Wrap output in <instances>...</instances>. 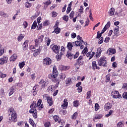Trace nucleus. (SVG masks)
I'll list each match as a JSON object with an SVG mask.
<instances>
[{
    "instance_id": "nucleus-51",
    "label": "nucleus",
    "mask_w": 127,
    "mask_h": 127,
    "mask_svg": "<svg viewBox=\"0 0 127 127\" xmlns=\"http://www.w3.org/2000/svg\"><path fill=\"white\" fill-rule=\"evenodd\" d=\"M28 25L27 21H24L23 23V28H26L27 26Z\"/></svg>"
},
{
    "instance_id": "nucleus-62",
    "label": "nucleus",
    "mask_w": 127,
    "mask_h": 127,
    "mask_svg": "<svg viewBox=\"0 0 127 127\" xmlns=\"http://www.w3.org/2000/svg\"><path fill=\"white\" fill-rule=\"evenodd\" d=\"M4 53V51L3 50V48L0 49V56H1Z\"/></svg>"
},
{
    "instance_id": "nucleus-38",
    "label": "nucleus",
    "mask_w": 127,
    "mask_h": 127,
    "mask_svg": "<svg viewBox=\"0 0 127 127\" xmlns=\"http://www.w3.org/2000/svg\"><path fill=\"white\" fill-rule=\"evenodd\" d=\"M119 26H116L115 28V29L114 30V32L115 34L117 35L119 33Z\"/></svg>"
},
{
    "instance_id": "nucleus-2",
    "label": "nucleus",
    "mask_w": 127,
    "mask_h": 127,
    "mask_svg": "<svg viewBox=\"0 0 127 127\" xmlns=\"http://www.w3.org/2000/svg\"><path fill=\"white\" fill-rule=\"evenodd\" d=\"M58 74H59L58 70H57L56 66H55L53 69V74L50 73L48 75V78L52 80L53 82H54V83L58 82L55 85L56 88H58V86H59V84H60V81H61L60 79H57V78L58 76Z\"/></svg>"
},
{
    "instance_id": "nucleus-54",
    "label": "nucleus",
    "mask_w": 127,
    "mask_h": 127,
    "mask_svg": "<svg viewBox=\"0 0 127 127\" xmlns=\"http://www.w3.org/2000/svg\"><path fill=\"white\" fill-rule=\"evenodd\" d=\"M26 7H30L31 6V3L28 2H26L25 4Z\"/></svg>"
},
{
    "instance_id": "nucleus-40",
    "label": "nucleus",
    "mask_w": 127,
    "mask_h": 127,
    "mask_svg": "<svg viewBox=\"0 0 127 127\" xmlns=\"http://www.w3.org/2000/svg\"><path fill=\"white\" fill-rule=\"evenodd\" d=\"M70 68V66H64V65H62V70H64V71H66L67 70H68V69Z\"/></svg>"
},
{
    "instance_id": "nucleus-55",
    "label": "nucleus",
    "mask_w": 127,
    "mask_h": 127,
    "mask_svg": "<svg viewBox=\"0 0 127 127\" xmlns=\"http://www.w3.org/2000/svg\"><path fill=\"white\" fill-rule=\"evenodd\" d=\"M42 28V24H38V25L37 27V29L38 30H40Z\"/></svg>"
},
{
    "instance_id": "nucleus-27",
    "label": "nucleus",
    "mask_w": 127,
    "mask_h": 127,
    "mask_svg": "<svg viewBox=\"0 0 127 127\" xmlns=\"http://www.w3.org/2000/svg\"><path fill=\"white\" fill-rule=\"evenodd\" d=\"M115 8H111L109 12V15H110V16H112V15H114V14H115Z\"/></svg>"
},
{
    "instance_id": "nucleus-53",
    "label": "nucleus",
    "mask_w": 127,
    "mask_h": 127,
    "mask_svg": "<svg viewBox=\"0 0 127 127\" xmlns=\"http://www.w3.org/2000/svg\"><path fill=\"white\" fill-rule=\"evenodd\" d=\"M50 126H51V124L49 122L45 123L44 125L45 127H49Z\"/></svg>"
},
{
    "instance_id": "nucleus-28",
    "label": "nucleus",
    "mask_w": 127,
    "mask_h": 127,
    "mask_svg": "<svg viewBox=\"0 0 127 127\" xmlns=\"http://www.w3.org/2000/svg\"><path fill=\"white\" fill-rule=\"evenodd\" d=\"M23 38H24V35L22 34H20L17 38L18 39V41H21V40H22V39H23Z\"/></svg>"
},
{
    "instance_id": "nucleus-57",
    "label": "nucleus",
    "mask_w": 127,
    "mask_h": 127,
    "mask_svg": "<svg viewBox=\"0 0 127 127\" xmlns=\"http://www.w3.org/2000/svg\"><path fill=\"white\" fill-rule=\"evenodd\" d=\"M74 13H75L74 12V11H72L71 12V13H70V14H69V18H70V19L73 18V16H74Z\"/></svg>"
},
{
    "instance_id": "nucleus-43",
    "label": "nucleus",
    "mask_w": 127,
    "mask_h": 127,
    "mask_svg": "<svg viewBox=\"0 0 127 127\" xmlns=\"http://www.w3.org/2000/svg\"><path fill=\"white\" fill-rule=\"evenodd\" d=\"M25 65V62H23L19 64V66L20 69H22L23 67H24V65Z\"/></svg>"
},
{
    "instance_id": "nucleus-36",
    "label": "nucleus",
    "mask_w": 127,
    "mask_h": 127,
    "mask_svg": "<svg viewBox=\"0 0 127 127\" xmlns=\"http://www.w3.org/2000/svg\"><path fill=\"white\" fill-rule=\"evenodd\" d=\"M0 15L3 17H7V14L4 13V12L2 11L0 12Z\"/></svg>"
},
{
    "instance_id": "nucleus-26",
    "label": "nucleus",
    "mask_w": 127,
    "mask_h": 127,
    "mask_svg": "<svg viewBox=\"0 0 127 127\" xmlns=\"http://www.w3.org/2000/svg\"><path fill=\"white\" fill-rule=\"evenodd\" d=\"M65 84L66 86H70L72 84V80L70 78H68L65 80Z\"/></svg>"
},
{
    "instance_id": "nucleus-42",
    "label": "nucleus",
    "mask_w": 127,
    "mask_h": 127,
    "mask_svg": "<svg viewBox=\"0 0 127 127\" xmlns=\"http://www.w3.org/2000/svg\"><path fill=\"white\" fill-rule=\"evenodd\" d=\"M102 32H103V30H102L101 33H100V31L97 32V36L96 37L97 39H99V38H100L101 36H102V35L103 34V33H104Z\"/></svg>"
},
{
    "instance_id": "nucleus-18",
    "label": "nucleus",
    "mask_w": 127,
    "mask_h": 127,
    "mask_svg": "<svg viewBox=\"0 0 127 127\" xmlns=\"http://www.w3.org/2000/svg\"><path fill=\"white\" fill-rule=\"evenodd\" d=\"M110 26H111V22L109 21L102 29V33H105V32L107 29H108V28H110Z\"/></svg>"
},
{
    "instance_id": "nucleus-29",
    "label": "nucleus",
    "mask_w": 127,
    "mask_h": 127,
    "mask_svg": "<svg viewBox=\"0 0 127 127\" xmlns=\"http://www.w3.org/2000/svg\"><path fill=\"white\" fill-rule=\"evenodd\" d=\"M29 122L30 125H31L33 127H36V125H35V124H34V121H33V120H32V119H29Z\"/></svg>"
},
{
    "instance_id": "nucleus-20",
    "label": "nucleus",
    "mask_w": 127,
    "mask_h": 127,
    "mask_svg": "<svg viewBox=\"0 0 127 127\" xmlns=\"http://www.w3.org/2000/svg\"><path fill=\"white\" fill-rule=\"evenodd\" d=\"M23 47V50L24 51H25L26 49H27V48L28 47V40H26L22 45Z\"/></svg>"
},
{
    "instance_id": "nucleus-39",
    "label": "nucleus",
    "mask_w": 127,
    "mask_h": 127,
    "mask_svg": "<svg viewBox=\"0 0 127 127\" xmlns=\"http://www.w3.org/2000/svg\"><path fill=\"white\" fill-rule=\"evenodd\" d=\"M73 107H78L79 106V101L78 100H75L73 102Z\"/></svg>"
},
{
    "instance_id": "nucleus-64",
    "label": "nucleus",
    "mask_w": 127,
    "mask_h": 127,
    "mask_svg": "<svg viewBox=\"0 0 127 127\" xmlns=\"http://www.w3.org/2000/svg\"><path fill=\"white\" fill-rule=\"evenodd\" d=\"M101 55H102V54H100L97 52L96 55L95 56V58H99Z\"/></svg>"
},
{
    "instance_id": "nucleus-13",
    "label": "nucleus",
    "mask_w": 127,
    "mask_h": 127,
    "mask_svg": "<svg viewBox=\"0 0 127 127\" xmlns=\"http://www.w3.org/2000/svg\"><path fill=\"white\" fill-rule=\"evenodd\" d=\"M52 49L55 53H59V50H60V46H58L57 45H55L52 48Z\"/></svg>"
},
{
    "instance_id": "nucleus-6",
    "label": "nucleus",
    "mask_w": 127,
    "mask_h": 127,
    "mask_svg": "<svg viewBox=\"0 0 127 127\" xmlns=\"http://www.w3.org/2000/svg\"><path fill=\"white\" fill-rule=\"evenodd\" d=\"M111 95L113 99H122V95L120 94L119 91L114 90L112 92Z\"/></svg>"
},
{
    "instance_id": "nucleus-33",
    "label": "nucleus",
    "mask_w": 127,
    "mask_h": 127,
    "mask_svg": "<svg viewBox=\"0 0 127 127\" xmlns=\"http://www.w3.org/2000/svg\"><path fill=\"white\" fill-rule=\"evenodd\" d=\"M92 53L91 52H88L87 54H86V56L87 57H89V60H91V59H92V58H93V57H94V55H91Z\"/></svg>"
},
{
    "instance_id": "nucleus-61",
    "label": "nucleus",
    "mask_w": 127,
    "mask_h": 127,
    "mask_svg": "<svg viewBox=\"0 0 127 127\" xmlns=\"http://www.w3.org/2000/svg\"><path fill=\"white\" fill-rule=\"evenodd\" d=\"M97 53H99L100 54H102V52H103V50L101 49V48H98L97 49Z\"/></svg>"
},
{
    "instance_id": "nucleus-10",
    "label": "nucleus",
    "mask_w": 127,
    "mask_h": 127,
    "mask_svg": "<svg viewBox=\"0 0 127 127\" xmlns=\"http://www.w3.org/2000/svg\"><path fill=\"white\" fill-rule=\"evenodd\" d=\"M43 63L45 65H50L52 63V61H51V58H46L43 60Z\"/></svg>"
},
{
    "instance_id": "nucleus-46",
    "label": "nucleus",
    "mask_w": 127,
    "mask_h": 127,
    "mask_svg": "<svg viewBox=\"0 0 127 127\" xmlns=\"http://www.w3.org/2000/svg\"><path fill=\"white\" fill-rule=\"evenodd\" d=\"M91 94H92V91L89 90L87 93V99H90L91 98Z\"/></svg>"
},
{
    "instance_id": "nucleus-14",
    "label": "nucleus",
    "mask_w": 127,
    "mask_h": 127,
    "mask_svg": "<svg viewBox=\"0 0 127 127\" xmlns=\"http://www.w3.org/2000/svg\"><path fill=\"white\" fill-rule=\"evenodd\" d=\"M44 38V35H42L39 36L38 40H35V41L36 42L35 44H37L38 45V43H41L42 41H43V39Z\"/></svg>"
},
{
    "instance_id": "nucleus-47",
    "label": "nucleus",
    "mask_w": 127,
    "mask_h": 127,
    "mask_svg": "<svg viewBox=\"0 0 127 127\" xmlns=\"http://www.w3.org/2000/svg\"><path fill=\"white\" fill-rule=\"evenodd\" d=\"M50 23H49V21L46 20L44 23L43 24V25L44 26H47V25H49Z\"/></svg>"
},
{
    "instance_id": "nucleus-44",
    "label": "nucleus",
    "mask_w": 127,
    "mask_h": 127,
    "mask_svg": "<svg viewBox=\"0 0 127 127\" xmlns=\"http://www.w3.org/2000/svg\"><path fill=\"white\" fill-rule=\"evenodd\" d=\"M106 82L108 83V82H110V80L111 79V74H108L106 76Z\"/></svg>"
},
{
    "instance_id": "nucleus-11",
    "label": "nucleus",
    "mask_w": 127,
    "mask_h": 127,
    "mask_svg": "<svg viewBox=\"0 0 127 127\" xmlns=\"http://www.w3.org/2000/svg\"><path fill=\"white\" fill-rule=\"evenodd\" d=\"M8 60V58L7 57H4L0 58V65H3V64H6V63H7Z\"/></svg>"
},
{
    "instance_id": "nucleus-19",
    "label": "nucleus",
    "mask_w": 127,
    "mask_h": 127,
    "mask_svg": "<svg viewBox=\"0 0 127 127\" xmlns=\"http://www.w3.org/2000/svg\"><path fill=\"white\" fill-rule=\"evenodd\" d=\"M38 90V85H36L33 87V96L36 95L37 91Z\"/></svg>"
},
{
    "instance_id": "nucleus-21",
    "label": "nucleus",
    "mask_w": 127,
    "mask_h": 127,
    "mask_svg": "<svg viewBox=\"0 0 127 127\" xmlns=\"http://www.w3.org/2000/svg\"><path fill=\"white\" fill-rule=\"evenodd\" d=\"M68 107V102H67V99H65L64 100V104L62 105V109H67Z\"/></svg>"
},
{
    "instance_id": "nucleus-5",
    "label": "nucleus",
    "mask_w": 127,
    "mask_h": 127,
    "mask_svg": "<svg viewBox=\"0 0 127 127\" xmlns=\"http://www.w3.org/2000/svg\"><path fill=\"white\" fill-rule=\"evenodd\" d=\"M66 56L67 57L68 59H70V60L71 59H73V58L74 59H76L79 57V52H77L75 54H73L72 53L67 52Z\"/></svg>"
},
{
    "instance_id": "nucleus-25",
    "label": "nucleus",
    "mask_w": 127,
    "mask_h": 127,
    "mask_svg": "<svg viewBox=\"0 0 127 127\" xmlns=\"http://www.w3.org/2000/svg\"><path fill=\"white\" fill-rule=\"evenodd\" d=\"M65 78H66V74L65 73H61L59 75L58 80L60 79L61 81V80H64Z\"/></svg>"
},
{
    "instance_id": "nucleus-48",
    "label": "nucleus",
    "mask_w": 127,
    "mask_h": 127,
    "mask_svg": "<svg viewBox=\"0 0 127 127\" xmlns=\"http://www.w3.org/2000/svg\"><path fill=\"white\" fill-rule=\"evenodd\" d=\"M63 18L64 21H68V19H69V16L65 15Z\"/></svg>"
},
{
    "instance_id": "nucleus-50",
    "label": "nucleus",
    "mask_w": 127,
    "mask_h": 127,
    "mask_svg": "<svg viewBox=\"0 0 127 127\" xmlns=\"http://www.w3.org/2000/svg\"><path fill=\"white\" fill-rule=\"evenodd\" d=\"M6 77V74L2 72H0V78H5Z\"/></svg>"
},
{
    "instance_id": "nucleus-17",
    "label": "nucleus",
    "mask_w": 127,
    "mask_h": 127,
    "mask_svg": "<svg viewBox=\"0 0 127 127\" xmlns=\"http://www.w3.org/2000/svg\"><path fill=\"white\" fill-rule=\"evenodd\" d=\"M112 109V104L110 103H107L105 104L104 106L105 111H109V110H111Z\"/></svg>"
},
{
    "instance_id": "nucleus-24",
    "label": "nucleus",
    "mask_w": 127,
    "mask_h": 127,
    "mask_svg": "<svg viewBox=\"0 0 127 127\" xmlns=\"http://www.w3.org/2000/svg\"><path fill=\"white\" fill-rule=\"evenodd\" d=\"M96 63V61L92 62V67L94 70H95V69H100L99 66H97V64Z\"/></svg>"
},
{
    "instance_id": "nucleus-8",
    "label": "nucleus",
    "mask_w": 127,
    "mask_h": 127,
    "mask_svg": "<svg viewBox=\"0 0 127 127\" xmlns=\"http://www.w3.org/2000/svg\"><path fill=\"white\" fill-rule=\"evenodd\" d=\"M64 51H65V48H64V47H62L61 51L60 53H59L57 56H56V58L57 60L59 61V60H61L62 58V56L64 54Z\"/></svg>"
},
{
    "instance_id": "nucleus-52",
    "label": "nucleus",
    "mask_w": 127,
    "mask_h": 127,
    "mask_svg": "<svg viewBox=\"0 0 127 127\" xmlns=\"http://www.w3.org/2000/svg\"><path fill=\"white\" fill-rule=\"evenodd\" d=\"M103 42L104 38L101 37L99 40L98 44H102V43H103Z\"/></svg>"
},
{
    "instance_id": "nucleus-7",
    "label": "nucleus",
    "mask_w": 127,
    "mask_h": 127,
    "mask_svg": "<svg viewBox=\"0 0 127 127\" xmlns=\"http://www.w3.org/2000/svg\"><path fill=\"white\" fill-rule=\"evenodd\" d=\"M43 99L44 100H47L48 103L49 104V106L51 107L53 105V101H52V98L49 96L47 94H45L43 96Z\"/></svg>"
},
{
    "instance_id": "nucleus-63",
    "label": "nucleus",
    "mask_w": 127,
    "mask_h": 127,
    "mask_svg": "<svg viewBox=\"0 0 127 127\" xmlns=\"http://www.w3.org/2000/svg\"><path fill=\"white\" fill-rule=\"evenodd\" d=\"M122 89L127 90V83H124L122 86Z\"/></svg>"
},
{
    "instance_id": "nucleus-30",
    "label": "nucleus",
    "mask_w": 127,
    "mask_h": 127,
    "mask_svg": "<svg viewBox=\"0 0 127 127\" xmlns=\"http://www.w3.org/2000/svg\"><path fill=\"white\" fill-rule=\"evenodd\" d=\"M77 117H78V113L75 112L73 115L71 116V119H72V120H76Z\"/></svg>"
},
{
    "instance_id": "nucleus-59",
    "label": "nucleus",
    "mask_w": 127,
    "mask_h": 127,
    "mask_svg": "<svg viewBox=\"0 0 127 127\" xmlns=\"http://www.w3.org/2000/svg\"><path fill=\"white\" fill-rule=\"evenodd\" d=\"M117 127H124V124L122 122H119L117 124Z\"/></svg>"
},
{
    "instance_id": "nucleus-12",
    "label": "nucleus",
    "mask_w": 127,
    "mask_h": 127,
    "mask_svg": "<svg viewBox=\"0 0 127 127\" xmlns=\"http://www.w3.org/2000/svg\"><path fill=\"white\" fill-rule=\"evenodd\" d=\"M76 64L79 66L83 65L84 64V61H83V56H80L78 59L76 60Z\"/></svg>"
},
{
    "instance_id": "nucleus-35",
    "label": "nucleus",
    "mask_w": 127,
    "mask_h": 127,
    "mask_svg": "<svg viewBox=\"0 0 127 127\" xmlns=\"http://www.w3.org/2000/svg\"><path fill=\"white\" fill-rule=\"evenodd\" d=\"M14 113L15 112H14V109H13V108H11L8 110V113L10 115L12 114H14Z\"/></svg>"
},
{
    "instance_id": "nucleus-32",
    "label": "nucleus",
    "mask_w": 127,
    "mask_h": 127,
    "mask_svg": "<svg viewBox=\"0 0 127 127\" xmlns=\"http://www.w3.org/2000/svg\"><path fill=\"white\" fill-rule=\"evenodd\" d=\"M15 92L14 88L13 87H11L10 91L9 92V96H10Z\"/></svg>"
},
{
    "instance_id": "nucleus-22",
    "label": "nucleus",
    "mask_w": 127,
    "mask_h": 127,
    "mask_svg": "<svg viewBox=\"0 0 127 127\" xmlns=\"http://www.w3.org/2000/svg\"><path fill=\"white\" fill-rule=\"evenodd\" d=\"M55 32L57 34H58V33H60V28H58V23H56L55 25Z\"/></svg>"
},
{
    "instance_id": "nucleus-1",
    "label": "nucleus",
    "mask_w": 127,
    "mask_h": 127,
    "mask_svg": "<svg viewBox=\"0 0 127 127\" xmlns=\"http://www.w3.org/2000/svg\"><path fill=\"white\" fill-rule=\"evenodd\" d=\"M42 102V100L39 99L37 102L33 101L30 105L31 110L29 111V113L33 114V117L34 119L37 118V111L36 110L41 111V109H43V104H41Z\"/></svg>"
},
{
    "instance_id": "nucleus-56",
    "label": "nucleus",
    "mask_w": 127,
    "mask_h": 127,
    "mask_svg": "<svg viewBox=\"0 0 127 127\" xmlns=\"http://www.w3.org/2000/svg\"><path fill=\"white\" fill-rule=\"evenodd\" d=\"M123 98L125 99V100H127V92H124L123 94Z\"/></svg>"
},
{
    "instance_id": "nucleus-41",
    "label": "nucleus",
    "mask_w": 127,
    "mask_h": 127,
    "mask_svg": "<svg viewBox=\"0 0 127 127\" xmlns=\"http://www.w3.org/2000/svg\"><path fill=\"white\" fill-rule=\"evenodd\" d=\"M87 52H88V49L87 47H85L84 50L82 51V53L84 56L87 54Z\"/></svg>"
},
{
    "instance_id": "nucleus-45",
    "label": "nucleus",
    "mask_w": 127,
    "mask_h": 127,
    "mask_svg": "<svg viewBox=\"0 0 127 127\" xmlns=\"http://www.w3.org/2000/svg\"><path fill=\"white\" fill-rule=\"evenodd\" d=\"M102 117H103V115H98L95 116V117L94 118L93 120L94 121H95V120H98V119H102Z\"/></svg>"
},
{
    "instance_id": "nucleus-34",
    "label": "nucleus",
    "mask_w": 127,
    "mask_h": 127,
    "mask_svg": "<svg viewBox=\"0 0 127 127\" xmlns=\"http://www.w3.org/2000/svg\"><path fill=\"white\" fill-rule=\"evenodd\" d=\"M36 26H37V22L35 21L32 25L31 29H35V28H36Z\"/></svg>"
},
{
    "instance_id": "nucleus-9",
    "label": "nucleus",
    "mask_w": 127,
    "mask_h": 127,
    "mask_svg": "<svg viewBox=\"0 0 127 127\" xmlns=\"http://www.w3.org/2000/svg\"><path fill=\"white\" fill-rule=\"evenodd\" d=\"M9 120L10 122H14V123H15V122H17V115H16V113L15 112L11 114V117L9 118Z\"/></svg>"
},
{
    "instance_id": "nucleus-31",
    "label": "nucleus",
    "mask_w": 127,
    "mask_h": 127,
    "mask_svg": "<svg viewBox=\"0 0 127 127\" xmlns=\"http://www.w3.org/2000/svg\"><path fill=\"white\" fill-rule=\"evenodd\" d=\"M74 42V46L75 45V46H81V44H82V43L81 42H80L79 41H77L75 42Z\"/></svg>"
},
{
    "instance_id": "nucleus-16",
    "label": "nucleus",
    "mask_w": 127,
    "mask_h": 127,
    "mask_svg": "<svg viewBox=\"0 0 127 127\" xmlns=\"http://www.w3.org/2000/svg\"><path fill=\"white\" fill-rule=\"evenodd\" d=\"M116 53V49H109L107 51V54L108 55H113Z\"/></svg>"
},
{
    "instance_id": "nucleus-37",
    "label": "nucleus",
    "mask_w": 127,
    "mask_h": 127,
    "mask_svg": "<svg viewBox=\"0 0 127 127\" xmlns=\"http://www.w3.org/2000/svg\"><path fill=\"white\" fill-rule=\"evenodd\" d=\"M48 90H49L50 92H52L54 91V90H55V87H54V86L51 85L49 87Z\"/></svg>"
},
{
    "instance_id": "nucleus-15",
    "label": "nucleus",
    "mask_w": 127,
    "mask_h": 127,
    "mask_svg": "<svg viewBox=\"0 0 127 127\" xmlns=\"http://www.w3.org/2000/svg\"><path fill=\"white\" fill-rule=\"evenodd\" d=\"M73 46H75L74 45V42H69L67 43V48L69 50V51H71L72 49H73Z\"/></svg>"
},
{
    "instance_id": "nucleus-3",
    "label": "nucleus",
    "mask_w": 127,
    "mask_h": 127,
    "mask_svg": "<svg viewBox=\"0 0 127 127\" xmlns=\"http://www.w3.org/2000/svg\"><path fill=\"white\" fill-rule=\"evenodd\" d=\"M33 49H36L33 53V56L35 57L40 53V52L42 49V46L39 44L38 48V45L36 44L35 45V47H33Z\"/></svg>"
},
{
    "instance_id": "nucleus-23",
    "label": "nucleus",
    "mask_w": 127,
    "mask_h": 127,
    "mask_svg": "<svg viewBox=\"0 0 127 127\" xmlns=\"http://www.w3.org/2000/svg\"><path fill=\"white\" fill-rule=\"evenodd\" d=\"M17 59V55L13 54L10 58V61L13 62V61H15Z\"/></svg>"
},
{
    "instance_id": "nucleus-49",
    "label": "nucleus",
    "mask_w": 127,
    "mask_h": 127,
    "mask_svg": "<svg viewBox=\"0 0 127 127\" xmlns=\"http://www.w3.org/2000/svg\"><path fill=\"white\" fill-rule=\"evenodd\" d=\"M113 113H114V111L113 110H110L108 114L106 115V117L107 118L110 117V116H111L112 114H113Z\"/></svg>"
},
{
    "instance_id": "nucleus-58",
    "label": "nucleus",
    "mask_w": 127,
    "mask_h": 127,
    "mask_svg": "<svg viewBox=\"0 0 127 127\" xmlns=\"http://www.w3.org/2000/svg\"><path fill=\"white\" fill-rule=\"evenodd\" d=\"M95 111H97L98 110H99V108H100V107L99 106V104L98 103L95 104Z\"/></svg>"
},
{
    "instance_id": "nucleus-60",
    "label": "nucleus",
    "mask_w": 127,
    "mask_h": 127,
    "mask_svg": "<svg viewBox=\"0 0 127 127\" xmlns=\"http://www.w3.org/2000/svg\"><path fill=\"white\" fill-rule=\"evenodd\" d=\"M54 120L55 121V122H58V120H59V117H58L57 115L54 116Z\"/></svg>"
},
{
    "instance_id": "nucleus-4",
    "label": "nucleus",
    "mask_w": 127,
    "mask_h": 127,
    "mask_svg": "<svg viewBox=\"0 0 127 127\" xmlns=\"http://www.w3.org/2000/svg\"><path fill=\"white\" fill-rule=\"evenodd\" d=\"M98 64L99 66H105L106 64H107V60H106V57H101L100 59L97 61Z\"/></svg>"
}]
</instances>
